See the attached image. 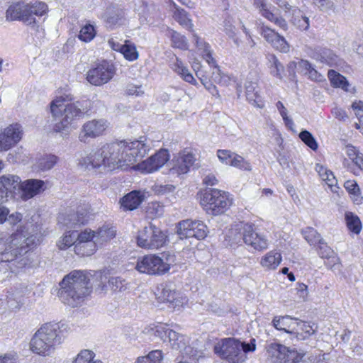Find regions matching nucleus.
Wrapping results in <instances>:
<instances>
[{
  "instance_id": "nucleus-18",
  "label": "nucleus",
  "mask_w": 363,
  "mask_h": 363,
  "mask_svg": "<svg viewBox=\"0 0 363 363\" xmlns=\"http://www.w3.org/2000/svg\"><path fill=\"white\" fill-rule=\"evenodd\" d=\"M155 295L159 301L168 303L169 307L174 310H179L186 302L185 297L167 284L157 288Z\"/></svg>"
},
{
  "instance_id": "nucleus-33",
  "label": "nucleus",
  "mask_w": 363,
  "mask_h": 363,
  "mask_svg": "<svg viewBox=\"0 0 363 363\" xmlns=\"http://www.w3.org/2000/svg\"><path fill=\"white\" fill-rule=\"evenodd\" d=\"M167 35L171 39V45L173 48L182 50H188L189 44L186 38L174 30H169Z\"/></svg>"
},
{
  "instance_id": "nucleus-45",
  "label": "nucleus",
  "mask_w": 363,
  "mask_h": 363,
  "mask_svg": "<svg viewBox=\"0 0 363 363\" xmlns=\"http://www.w3.org/2000/svg\"><path fill=\"white\" fill-rule=\"evenodd\" d=\"M121 53H122L125 59L128 61H135L139 57V53L137 51L136 46L129 40H125Z\"/></svg>"
},
{
  "instance_id": "nucleus-4",
  "label": "nucleus",
  "mask_w": 363,
  "mask_h": 363,
  "mask_svg": "<svg viewBox=\"0 0 363 363\" xmlns=\"http://www.w3.org/2000/svg\"><path fill=\"white\" fill-rule=\"evenodd\" d=\"M86 274L80 270H74L66 275L60 283L58 296L60 300L72 307H76L84 301L91 293Z\"/></svg>"
},
{
  "instance_id": "nucleus-25",
  "label": "nucleus",
  "mask_w": 363,
  "mask_h": 363,
  "mask_svg": "<svg viewBox=\"0 0 363 363\" xmlns=\"http://www.w3.org/2000/svg\"><path fill=\"white\" fill-rule=\"evenodd\" d=\"M88 217L87 209L79 208L76 213L60 214L57 219L60 224L69 228H76L86 223Z\"/></svg>"
},
{
  "instance_id": "nucleus-19",
  "label": "nucleus",
  "mask_w": 363,
  "mask_h": 363,
  "mask_svg": "<svg viewBox=\"0 0 363 363\" xmlns=\"http://www.w3.org/2000/svg\"><path fill=\"white\" fill-rule=\"evenodd\" d=\"M23 130L19 123H13L0 133V151H6L16 145L22 138Z\"/></svg>"
},
{
  "instance_id": "nucleus-64",
  "label": "nucleus",
  "mask_w": 363,
  "mask_h": 363,
  "mask_svg": "<svg viewBox=\"0 0 363 363\" xmlns=\"http://www.w3.org/2000/svg\"><path fill=\"white\" fill-rule=\"evenodd\" d=\"M135 10L145 13L147 11L148 3L145 0H134Z\"/></svg>"
},
{
  "instance_id": "nucleus-59",
  "label": "nucleus",
  "mask_w": 363,
  "mask_h": 363,
  "mask_svg": "<svg viewBox=\"0 0 363 363\" xmlns=\"http://www.w3.org/2000/svg\"><path fill=\"white\" fill-rule=\"evenodd\" d=\"M346 153L348 157L354 162V164H356L357 159H360L363 155L359 152L358 150L356 149L355 147L352 145H347L346 147Z\"/></svg>"
},
{
  "instance_id": "nucleus-6",
  "label": "nucleus",
  "mask_w": 363,
  "mask_h": 363,
  "mask_svg": "<svg viewBox=\"0 0 363 363\" xmlns=\"http://www.w3.org/2000/svg\"><path fill=\"white\" fill-rule=\"evenodd\" d=\"M50 112L53 117L61 116V121L55 125L56 132H62L71 127L84 115V109L79 101L65 104L62 97H57L50 103Z\"/></svg>"
},
{
  "instance_id": "nucleus-53",
  "label": "nucleus",
  "mask_w": 363,
  "mask_h": 363,
  "mask_svg": "<svg viewBox=\"0 0 363 363\" xmlns=\"http://www.w3.org/2000/svg\"><path fill=\"white\" fill-rule=\"evenodd\" d=\"M125 21L123 13L121 11H116L107 18L106 23L110 27H115L123 25Z\"/></svg>"
},
{
  "instance_id": "nucleus-54",
  "label": "nucleus",
  "mask_w": 363,
  "mask_h": 363,
  "mask_svg": "<svg viewBox=\"0 0 363 363\" xmlns=\"http://www.w3.org/2000/svg\"><path fill=\"white\" fill-rule=\"evenodd\" d=\"M234 155L235 152L228 150H218L217 151V156L220 162L226 165L230 166L231 160H233L231 158Z\"/></svg>"
},
{
  "instance_id": "nucleus-20",
  "label": "nucleus",
  "mask_w": 363,
  "mask_h": 363,
  "mask_svg": "<svg viewBox=\"0 0 363 363\" xmlns=\"http://www.w3.org/2000/svg\"><path fill=\"white\" fill-rule=\"evenodd\" d=\"M91 236V230L85 229L78 235L77 242L74 245V252L80 256H91L94 255L99 245Z\"/></svg>"
},
{
  "instance_id": "nucleus-35",
  "label": "nucleus",
  "mask_w": 363,
  "mask_h": 363,
  "mask_svg": "<svg viewBox=\"0 0 363 363\" xmlns=\"http://www.w3.org/2000/svg\"><path fill=\"white\" fill-rule=\"evenodd\" d=\"M78 232L77 230L67 231L58 240L57 245L60 250H66L77 242Z\"/></svg>"
},
{
  "instance_id": "nucleus-58",
  "label": "nucleus",
  "mask_w": 363,
  "mask_h": 363,
  "mask_svg": "<svg viewBox=\"0 0 363 363\" xmlns=\"http://www.w3.org/2000/svg\"><path fill=\"white\" fill-rule=\"evenodd\" d=\"M23 220V214L15 211L11 213L10 212L8 214L6 222L11 226H15Z\"/></svg>"
},
{
  "instance_id": "nucleus-26",
  "label": "nucleus",
  "mask_w": 363,
  "mask_h": 363,
  "mask_svg": "<svg viewBox=\"0 0 363 363\" xmlns=\"http://www.w3.org/2000/svg\"><path fill=\"white\" fill-rule=\"evenodd\" d=\"M195 158L191 153L179 155L172 161V167L169 174L172 176L179 177L189 172V168L194 164Z\"/></svg>"
},
{
  "instance_id": "nucleus-37",
  "label": "nucleus",
  "mask_w": 363,
  "mask_h": 363,
  "mask_svg": "<svg viewBox=\"0 0 363 363\" xmlns=\"http://www.w3.org/2000/svg\"><path fill=\"white\" fill-rule=\"evenodd\" d=\"M246 224L240 223L232 226L227 234L229 240L235 244L243 242V231Z\"/></svg>"
},
{
  "instance_id": "nucleus-56",
  "label": "nucleus",
  "mask_w": 363,
  "mask_h": 363,
  "mask_svg": "<svg viewBox=\"0 0 363 363\" xmlns=\"http://www.w3.org/2000/svg\"><path fill=\"white\" fill-rule=\"evenodd\" d=\"M284 72V67L281 62L275 57H273V64L271 68V73L278 77L279 79L282 78V73Z\"/></svg>"
},
{
  "instance_id": "nucleus-31",
  "label": "nucleus",
  "mask_w": 363,
  "mask_h": 363,
  "mask_svg": "<svg viewBox=\"0 0 363 363\" xmlns=\"http://www.w3.org/2000/svg\"><path fill=\"white\" fill-rule=\"evenodd\" d=\"M92 239L97 242L99 247L102 246L104 243L109 242L111 239L115 238L116 230L113 227L103 226L99 228L96 231L91 230Z\"/></svg>"
},
{
  "instance_id": "nucleus-7",
  "label": "nucleus",
  "mask_w": 363,
  "mask_h": 363,
  "mask_svg": "<svg viewBox=\"0 0 363 363\" xmlns=\"http://www.w3.org/2000/svg\"><path fill=\"white\" fill-rule=\"evenodd\" d=\"M201 203L208 213L218 215L224 213L230 206L232 200L228 192L209 189L203 194Z\"/></svg>"
},
{
  "instance_id": "nucleus-17",
  "label": "nucleus",
  "mask_w": 363,
  "mask_h": 363,
  "mask_svg": "<svg viewBox=\"0 0 363 363\" xmlns=\"http://www.w3.org/2000/svg\"><path fill=\"white\" fill-rule=\"evenodd\" d=\"M21 178L14 174H5L0 177V203L9 199H17V189H19Z\"/></svg>"
},
{
  "instance_id": "nucleus-50",
  "label": "nucleus",
  "mask_w": 363,
  "mask_h": 363,
  "mask_svg": "<svg viewBox=\"0 0 363 363\" xmlns=\"http://www.w3.org/2000/svg\"><path fill=\"white\" fill-rule=\"evenodd\" d=\"M299 138L311 150H316L318 149V143L309 131L306 130H302L299 133Z\"/></svg>"
},
{
  "instance_id": "nucleus-55",
  "label": "nucleus",
  "mask_w": 363,
  "mask_h": 363,
  "mask_svg": "<svg viewBox=\"0 0 363 363\" xmlns=\"http://www.w3.org/2000/svg\"><path fill=\"white\" fill-rule=\"evenodd\" d=\"M318 255L321 258L329 259L333 257L334 252L333 250L328 246L325 242L323 240V244H318Z\"/></svg>"
},
{
  "instance_id": "nucleus-40",
  "label": "nucleus",
  "mask_w": 363,
  "mask_h": 363,
  "mask_svg": "<svg viewBox=\"0 0 363 363\" xmlns=\"http://www.w3.org/2000/svg\"><path fill=\"white\" fill-rule=\"evenodd\" d=\"M175 11L174 13V17L175 20L184 28L191 30L193 28L192 21L189 18L187 12L179 8L174 4Z\"/></svg>"
},
{
  "instance_id": "nucleus-5",
  "label": "nucleus",
  "mask_w": 363,
  "mask_h": 363,
  "mask_svg": "<svg viewBox=\"0 0 363 363\" xmlns=\"http://www.w3.org/2000/svg\"><path fill=\"white\" fill-rule=\"evenodd\" d=\"M47 11V4L42 1H36L33 4L18 1L9 6L6 12V17L10 21H22L34 30L38 31L40 24L35 16H43Z\"/></svg>"
},
{
  "instance_id": "nucleus-11",
  "label": "nucleus",
  "mask_w": 363,
  "mask_h": 363,
  "mask_svg": "<svg viewBox=\"0 0 363 363\" xmlns=\"http://www.w3.org/2000/svg\"><path fill=\"white\" fill-rule=\"evenodd\" d=\"M135 269L140 273L160 275L168 272L170 265L155 255H147L138 259Z\"/></svg>"
},
{
  "instance_id": "nucleus-23",
  "label": "nucleus",
  "mask_w": 363,
  "mask_h": 363,
  "mask_svg": "<svg viewBox=\"0 0 363 363\" xmlns=\"http://www.w3.org/2000/svg\"><path fill=\"white\" fill-rule=\"evenodd\" d=\"M253 5L259 10V13L264 18L274 23L284 30H287L288 24L286 20L281 16L273 13V9L275 8L271 4L266 0H254Z\"/></svg>"
},
{
  "instance_id": "nucleus-63",
  "label": "nucleus",
  "mask_w": 363,
  "mask_h": 363,
  "mask_svg": "<svg viewBox=\"0 0 363 363\" xmlns=\"http://www.w3.org/2000/svg\"><path fill=\"white\" fill-rule=\"evenodd\" d=\"M352 108L359 122L363 121V102L360 101L358 102H354Z\"/></svg>"
},
{
  "instance_id": "nucleus-41",
  "label": "nucleus",
  "mask_w": 363,
  "mask_h": 363,
  "mask_svg": "<svg viewBox=\"0 0 363 363\" xmlns=\"http://www.w3.org/2000/svg\"><path fill=\"white\" fill-rule=\"evenodd\" d=\"M74 363H103L99 358L96 357V354L90 350H81L76 358Z\"/></svg>"
},
{
  "instance_id": "nucleus-12",
  "label": "nucleus",
  "mask_w": 363,
  "mask_h": 363,
  "mask_svg": "<svg viewBox=\"0 0 363 363\" xmlns=\"http://www.w3.org/2000/svg\"><path fill=\"white\" fill-rule=\"evenodd\" d=\"M115 72L113 65L104 60L87 72L86 79L92 85L101 86L108 83L113 77Z\"/></svg>"
},
{
  "instance_id": "nucleus-61",
  "label": "nucleus",
  "mask_w": 363,
  "mask_h": 363,
  "mask_svg": "<svg viewBox=\"0 0 363 363\" xmlns=\"http://www.w3.org/2000/svg\"><path fill=\"white\" fill-rule=\"evenodd\" d=\"M224 30L229 38H234L235 36V28L231 23L230 18H226L223 21Z\"/></svg>"
},
{
  "instance_id": "nucleus-36",
  "label": "nucleus",
  "mask_w": 363,
  "mask_h": 363,
  "mask_svg": "<svg viewBox=\"0 0 363 363\" xmlns=\"http://www.w3.org/2000/svg\"><path fill=\"white\" fill-rule=\"evenodd\" d=\"M328 77L333 86L348 91L349 83L346 78L333 69L328 71Z\"/></svg>"
},
{
  "instance_id": "nucleus-39",
  "label": "nucleus",
  "mask_w": 363,
  "mask_h": 363,
  "mask_svg": "<svg viewBox=\"0 0 363 363\" xmlns=\"http://www.w3.org/2000/svg\"><path fill=\"white\" fill-rule=\"evenodd\" d=\"M172 68L174 72L179 74L186 82L192 84L196 83V79L193 75L179 58L176 57V62L173 64Z\"/></svg>"
},
{
  "instance_id": "nucleus-43",
  "label": "nucleus",
  "mask_w": 363,
  "mask_h": 363,
  "mask_svg": "<svg viewBox=\"0 0 363 363\" xmlns=\"http://www.w3.org/2000/svg\"><path fill=\"white\" fill-rule=\"evenodd\" d=\"M302 235L304 239L311 245H315L316 244H323V239L320 235L313 228L308 227L302 230Z\"/></svg>"
},
{
  "instance_id": "nucleus-13",
  "label": "nucleus",
  "mask_w": 363,
  "mask_h": 363,
  "mask_svg": "<svg viewBox=\"0 0 363 363\" xmlns=\"http://www.w3.org/2000/svg\"><path fill=\"white\" fill-rule=\"evenodd\" d=\"M154 334L163 342H169L173 349L184 351L186 354H189V348L186 347L187 338L171 330L167 325H157L154 329Z\"/></svg>"
},
{
  "instance_id": "nucleus-28",
  "label": "nucleus",
  "mask_w": 363,
  "mask_h": 363,
  "mask_svg": "<svg viewBox=\"0 0 363 363\" xmlns=\"http://www.w3.org/2000/svg\"><path fill=\"white\" fill-rule=\"evenodd\" d=\"M145 194L140 191H132L125 195L120 200L121 207L124 211H133L136 209L143 201Z\"/></svg>"
},
{
  "instance_id": "nucleus-52",
  "label": "nucleus",
  "mask_w": 363,
  "mask_h": 363,
  "mask_svg": "<svg viewBox=\"0 0 363 363\" xmlns=\"http://www.w3.org/2000/svg\"><path fill=\"white\" fill-rule=\"evenodd\" d=\"M96 32L94 26L88 24L82 28L78 38L82 41L89 42L94 38Z\"/></svg>"
},
{
  "instance_id": "nucleus-29",
  "label": "nucleus",
  "mask_w": 363,
  "mask_h": 363,
  "mask_svg": "<svg viewBox=\"0 0 363 363\" xmlns=\"http://www.w3.org/2000/svg\"><path fill=\"white\" fill-rule=\"evenodd\" d=\"M296 321L297 318H294L289 315L275 316L272 320V325L278 330L294 334L295 330L297 329Z\"/></svg>"
},
{
  "instance_id": "nucleus-14",
  "label": "nucleus",
  "mask_w": 363,
  "mask_h": 363,
  "mask_svg": "<svg viewBox=\"0 0 363 363\" xmlns=\"http://www.w3.org/2000/svg\"><path fill=\"white\" fill-rule=\"evenodd\" d=\"M208 233V227L201 220L186 219L179 222L177 225V234L180 239L195 238L203 240Z\"/></svg>"
},
{
  "instance_id": "nucleus-44",
  "label": "nucleus",
  "mask_w": 363,
  "mask_h": 363,
  "mask_svg": "<svg viewBox=\"0 0 363 363\" xmlns=\"http://www.w3.org/2000/svg\"><path fill=\"white\" fill-rule=\"evenodd\" d=\"M345 220L348 229L355 234H359L362 229L361 221L359 217L352 212L345 213Z\"/></svg>"
},
{
  "instance_id": "nucleus-47",
  "label": "nucleus",
  "mask_w": 363,
  "mask_h": 363,
  "mask_svg": "<svg viewBox=\"0 0 363 363\" xmlns=\"http://www.w3.org/2000/svg\"><path fill=\"white\" fill-rule=\"evenodd\" d=\"M57 157L54 155H47L39 159L38 167L42 171L52 169L57 163Z\"/></svg>"
},
{
  "instance_id": "nucleus-2",
  "label": "nucleus",
  "mask_w": 363,
  "mask_h": 363,
  "mask_svg": "<svg viewBox=\"0 0 363 363\" xmlns=\"http://www.w3.org/2000/svg\"><path fill=\"white\" fill-rule=\"evenodd\" d=\"M36 245V235L24 233L21 227L6 239H0V262H15L18 268L23 267L27 264L23 256Z\"/></svg>"
},
{
  "instance_id": "nucleus-9",
  "label": "nucleus",
  "mask_w": 363,
  "mask_h": 363,
  "mask_svg": "<svg viewBox=\"0 0 363 363\" xmlns=\"http://www.w3.org/2000/svg\"><path fill=\"white\" fill-rule=\"evenodd\" d=\"M214 352L230 363H240L244 360L242 342L235 338L222 339L214 346Z\"/></svg>"
},
{
  "instance_id": "nucleus-60",
  "label": "nucleus",
  "mask_w": 363,
  "mask_h": 363,
  "mask_svg": "<svg viewBox=\"0 0 363 363\" xmlns=\"http://www.w3.org/2000/svg\"><path fill=\"white\" fill-rule=\"evenodd\" d=\"M0 363H18V357L16 353H6L0 355Z\"/></svg>"
},
{
  "instance_id": "nucleus-38",
  "label": "nucleus",
  "mask_w": 363,
  "mask_h": 363,
  "mask_svg": "<svg viewBox=\"0 0 363 363\" xmlns=\"http://www.w3.org/2000/svg\"><path fill=\"white\" fill-rule=\"evenodd\" d=\"M344 187L350 194L351 199L355 203H361L363 197L361 196L360 189L354 180H347L344 184Z\"/></svg>"
},
{
  "instance_id": "nucleus-16",
  "label": "nucleus",
  "mask_w": 363,
  "mask_h": 363,
  "mask_svg": "<svg viewBox=\"0 0 363 363\" xmlns=\"http://www.w3.org/2000/svg\"><path fill=\"white\" fill-rule=\"evenodd\" d=\"M169 159L167 150L161 149L147 160L133 166L135 170L142 173H152L160 169Z\"/></svg>"
},
{
  "instance_id": "nucleus-24",
  "label": "nucleus",
  "mask_w": 363,
  "mask_h": 363,
  "mask_svg": "<svg viewBox=\"0 0 363 363\" xmlns=\"http://www.w3.org/2000/svg\"><path fill=\"white\" fill-rule=\"evenodd\" d=\"M44 182L40 179H27L19 183L17 199L27 201L43 190Z\"/></svg>"
},
{
  "instance_id": "nucleus-57",
  "label": "nucleus",
  "mask_w": 363,
  "mask_h": 363,
  "mask_svg": "<svg viewBox=\"0 0 363 363\" xmlns=\"http://www.w3.org/2000/svg\"><path fill=\"white\" fill-rule=\"evenodd\" d=\"M313 3L323 11H328L333 9L334 4L331 0H312Z\"/></svg>"
},
{
  "instance_id": "nucleus-62",
  "label": "nucleus",
  "mask_w": 363,
  "mask_h": 363,
  "mask_svg": "<svg viewBox=\"0 0 363 363\" xmlns=\"http://www.w3.org/2000/svg\"><path fill=\"white\" fill-rule=\"evenodd\" d=\"M193 37L197 48L202 51V52L204 51H208V49L211 48L210 45L203 39L199 38L197 35L194 34Z\"/></svg>"
},
{
  "instance_id": "nucleus-3",
  "label": "nucleus",
  "mask_w": 363,
  "mask_h": 363,
  "mask_svg": "<svg viewBox=\"0 0 363 363\" xmlns=\"http://www.w3.org/2000/svg\"><path fill=\"white\" fill-rule=\"evenodd\" d=\"M67 333V325L61 323L43 324L34 334L30 342L33 352L43 356H50L56 346L60 345Z\"/></svg>"
},
{
  "instance_id": "nucleus-51",
  "label": "nucleus",
  "mask_w": 363,
  "mask_h": 363,
  "mask_svg": "<svg viewBox=\"0 0 363 363\" xmlns=\"http://www.w3.org/2000/svg\"><path fill=\"white\" fill-rule=\"evenodd\" d=\"M231 159L233 160H231L230 166L246 171H250L252 169L250 162L237 153L235 152V155H233V158Z\"/></svg>"
},
{
  "instance_id": "nucleus-42",
  "label": "nucleus",
  "mask_w": 363,
  "mask_h": 363,
  "mask_svg": "<svg viewBox=\"0 0 363 363\" xmlns=\"http://www.w3.org/2000/svg\"><path fill=\"white\" fill-rule=\"evenodd\" d=\"M202 53L203 59L207 62V63L209 65L213 66L215 69V71L213 72L212 76L213 81L218 84L222 83L223 77L220 76V70L217 67L216 62L212 56L211 48L208 49V51H204Z\"/></svg>"
},
{
  "instance_id": "nucleus-48",
  "label": "nucleus",
  "mask_w": 363,
  "mask_h": 363,
  "mask_svg": "<svg viewBox=\"0 0 363 363\" xmlns=\"http://www.w3.org/2000/svg\"><path fill=\"white\" fill-rule=\"evenodd\" d=\"M162 352L161 350H154L147 355L138 358L137 363H160L162 359Z\"/></svg>"
},
{
  "instance_id": "nucleus-8",
  "label": "nucleus",
  "mask_w": 363,
  "mask_h": 363,
  "mask_svg": "<svg viewBox=\"0 0 363 363\" xmlns=\"http://www.w3.org/2000/svg\"><path fill=\"white\" fill-rule=\"evenodd\" d=\"M136 240L137 245L141 248L158 250L166 243L167 235L159 228L149 223L138 231Z\"/></svg>"
},
{
  "instance_id": "nucleus-15",
  "label": "nucleus",
  "mask_w": 363,
  "mask_h": 363,
  "mask_svg": "<svg viewBox=\"0 0 363 363\" xmlns=\"http://www.w3.org/2000/svg\"><path fill=\"white\" fill-rule=\"evenodd\" d=\"M109 126V123L104 118L93 119L84 123L79 134V140L88 143L91 139L102 135Z\"/></svg>"
},
{
  "instance_id": "nucleus-21",
  "label": "nucleus",
  "mask_w": 363,
  "mask_h": 363,
  "mask_svg": "<svg viewBox=\"0 0 363 363\" xmlns=\"http://www.w3.org/2000/svg\"><path fill=\"white\" fill-rule=\"evenodd\" d=\"M243 242L257 251L267 249L269 245L265 235L259 234L251 224H246L244 228Z\"/></svg>"
},
{
  "instance_id": "nucleus-32",
  "label": "nucleus",
  "mask_w": 363,
  "mask_h": 363,
  "mask_svg": "<svg viewBox=\"0 0 363 363\" xmlns=\"http://www.w3.org/2000/svg\"><path fill=\"white\" fill-rule=\"evenodd\" d=\"M282 259L279 252L272 250L267 252L260 260V264L267 269H275L281 263Z\"/></svg>"
},
{
  "instance_id": "nucleus-34",
  "label": "nucleus",
  "mask_w": 363,
  "mask_h": 363,
  "mask_svg": "<svg viewBox=\"0 0 363 363\" xmlns=\"http://www.w3.org/2000/svg\"><path fill=\"white\" fill-rule=\"evenodd\" d=\"M296 323V328L298 329L295 330L294 334L296 335V337L297 340H304L315 333V330L309 323L299 320L298 319Z\"/></svg>"
},
{
  "instance_id": "nucleus-27",
  "label": "nucleus",
  "mask_w": 363,
  "mask_h": 363,
  "mask_svg": "<svg viewBox=\"0 0 363 363\" xmlns=\"http://www.w3.org/2000/svg\"><path fill=\"white\" fill-rule=\"evenodd\" d=\"M307 54L309 57L322 64L333 66L337 63V56L331 50L326 48H308Z\"/></svg>"
},
{
  "instance_id": "nucleus-46",
  "label": "nucleus",
  "mask_w": 363,
  "mask_h": 363,
  "mask_svg": "<svg viewBox=\"0 0 363 363\" xmlns=\"http://www.w3.org/2000/svg\"><path fill=\"white\" fill-rule=\"evenodd\" d=\"M128 282L120 277H113L108 279V286L113 292H122L128 289Z\"/></svg>"
},
{
  "instance_id": "nucleus-49",
  "label": "nucleus",
  "mask_w": 363,
  "mask_h": 363,
  "mask_svg": "<svg viewBox=\"0 0 363 363\" xmlns=\"http://www.w3.org/2000/svg\"><path fill=\"white\" fill-rule=\"evenodd\" d=\"M293 24L301 30H306L309 28V19L304 16L300 11H298L292 18Z\"/></svg>"
},
{
  "instance_id": "nucleus-10",
  "label": "nucleus",
  "mask_w": 363,
  "mask_h": 363,
  "mask_svg": "<svg viewBox=\"0 0 363 363\" xmlns=\"http://www.w3.org/2000/svg\"><path fill=\"white\" fill-rule=\"evenodd\" d=\"M266 348L272 363H298L305 354L279 342H272Z\"/></svg>"
},
{
  "instance_id": "nucleus-22",
  "label": "nucleus",
  "mask_w": 363,
  "mask_h": 363,
  "mask_svg": "<svg viewBox=\"0 0 363 363\" xmlns=\"http://www.w3.org/2000/svg\"><path fill=\"white\" fill-rule=\"evenodd\" d=\"M259 33L273 48L282 52H288L290 45L285 38L264 23L259 25Z\"/></svg>"
},
{
  "instance_id": "nucleus-30",
  "label": "nucleus",
  "mask_w": 363,
  "mask_h": 363,
  "mask_svg": "<svg viewBox=\"0 0 363 363\" xmlns=\"http://www.w3.org/2000/svg\"><path fill=\"white\" fill-rule=\"evenodd\" d=\"M246 99L250 104L262 108L264 106L262 96L259 94L256 82L247 81L245 84Z\"/></svg>"
},
{
  "instance_id": "nucleus-1",
  "label": "nucleus",
  "mask_w": 363,
  "mask_h": 363,
  "mask_svg": "<svg viewBox=\"0 0 363 363\" xmlns=\"http://www.w3.org/2000/svg\"><path fill=\"white\" fill-rule=\"evenodd\" d=\"M152 147V140L146 136H140L133 141H120L108 143L100 149L90 152L80 162L86 169L104 166L110 170L127 169L139 159L145 156Z\"/></svg>"
}]
</instances>
